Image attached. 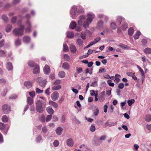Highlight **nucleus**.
<instances>
[{"instance_id":"1","label":"nucleus","mask_w":151,"mask_h":151,"mask_svg":"<svg viewBox=\"0 0 151 151\" xmlns=\"http://www.w3.org/2000/svg\"><path fill=\"white\" fill-rule=\"evenodd\" d=\"M36 111L39 113H42L43 112L44 109L46 106L45 103L42 100H38L36 103Z\"/></svg>"},{"instance_id":"2","label":"nucleus","mask_w":151,"mask_h":151,"mask_svg":"<svg viewBox=\"0 0 151 151\" xmlns=\"http://www.w3.org/2000/svg\"><path fill=\"white\" fill-rule=\"evenodd\" d=\"M94 15L91 12H90L87 14V18L86 19V21L83 24V27L85 28H86L89 27V24L91 23L94 17Z\"/></svg>"},{"instance_id":"3","label":"nucleus","mask_w":151,"mask_h":151,"mask_svg":"<svg viewBox=\"0 0 151 151\" xmlns=\"http://www.w3.org/2000/svg\"><path fill=\"white\" fill-rule=\"evenodd\" d=\"M19 26L20 27L15 28L13 30V33L15 36H20L23 35L24 27L21 24H19Z\"/></svg>"},{"instance_id":"4","label":"nucleus","mask_w":151,"mask_h":151,"mask_svg":"<svg viewBox=\"0 0 151 151\" xmlns=\"http://www.w3.org/2000/svg\"><path fill=\"white\" fill-rule=\"evenodd\" d=\"M83 12V9L78 10L76 6H73L72 7L70 10V16L73 19H75L77 15V13H81Z\"/></svg>"},{"instance_id":"5","label":"nucleus","mask_w":151,"mask_h":151,"mask_svg":"<svg viewBox=\"0 0 151 151\" xmlns=\"http://www.w3.org/2000/svg\"><path fill=\"white\" fill-rule=\"evenodd\" d=\"M86 21V19L85 16L83 15L80 16L79 17V19L78 22V25L80 26L83 25Z\"/></svg>"},{"instance_id":"6","label":"nucleus","mask_w":151,"mask_h":151,"mask_svg":"<svg viewBox=\"0 0 151 151\" xmlns=\"http://www.w3.org/2000/svg\"><path fill=\"white\" fill-rule=\"evenodd\" d=\"M2 110L5 114H8L10 111V107L9 105L4 104L3 106Z\"/></svg>"},{"instance_id":"7","label":"nucleus","mask_w":151,"mask_h":151,"mask_svg":"<svg viewBox=\"0 0 151 151\" xmlns=\"http://www.w3.org/2000/svg\"><path fill=\"white\" fill-rule=\"evenodd\" d=\"M37 79L38 80V82H39V85L42 88H44L46 83V80H42L41 77L38 78Z\"/></svg>"},{"instance_id":"8","label":"nucleus","mask_w":151,"mask_h":151,"mask_svg":"<svg viewBox=\"0 0 151 151\" xmlns=\"http://www.w3.org/2000/svg\"><path fill=\"white\" fill-rule=\"evenodd\" d=\"M59 96V94L57 91L53 92L51 95V98L52 100L55 101L58 100Z\"/></svg>"},{"instance_id":"9","label":"nucleus","mask_w":151,"mask_h":151,"mask_svg":"<svg viewBox=\"0 0 151 151\" xmlns=\"http://www.w3.org/2000/svg\"><path fill=\"white\" fill-rule=\"evenodd\" d=\"M105 99V91H103L101 92L99 94V99L100 101H104Z\"/></svg>"},{"instance_id":"10","label":"nucleus","mask_w":151,"mask_h":151,"mask_svg":"<svg viewBox=\"0 0 151 151\" xmlns=\"http://www.w3.org/2000/svg\"><path fill=\"white\" fill-rule=\"evenodd\" d=\"M26 25L27 27L25 29L26 32L27 33H29L31 32V25L30 22L29 21H27L26 22Z\"/></svg>"},{"instance_id":"11","label":"nucleus","mask_w":151,"mask_h":151,"mask_svg":"<svg viewBox=\"0 0 151 151\" xmlns=\"http://www.w3.org/2000/svg\"><path fill=\"white\" fill-rule=\"evenodd\" d=\"M70 50L71 52L73 53H75L77 50L76 47L73 44H71L69 46Z\"/></svg>"},{"instance_id":"12","label":"nucleus","mask_w":151,"mask_h":151,"mask_svg":"<svg viewBox=\"0 0 151 151\" xmlns=\"http://www.w3.org/2000/svg\"><path fill=\"white\" fill-rule=\"evenodd\" d=\"M44 73L46 75H48L50 72V68L47 65H46L44 68Z\"/></svg>"},{"instance_id":"13","label":"nucleus","mask_w":151,"mask_h":151,"mask_svg":"<svg viewBox=\"0 0 151 151\" xmlns=\"http://www.w3.org/2000/svg\"><path fill=\"white\" fill-rule=\"evenodd\" d=\"M63 129L62 127H58L56 129V133L58 135H60L63 132Z\"/></svg>"},{"instance_id":"14","label":"nucleus","mask_w":151,"mask_h":151,"mask_svg":"<svg viewBox=\"0 0 151 151\" xmlns=\"http://www.w3.org/2000/svg\"><path fill=\"white\" fill-rule=\"evenodd\" d=\"M6 67L7 70L9 71L12 70L13 69V66L10 62H8L6 63Z\"/></svg>"},{"instance_id":"15","label":"nucleus","mask_w":151,"mask_h":151,"mask_svg":"<svg viewBox=\"0 0 151 151\" xmlns=\"http://www.w3.org/2000/svg\"><path fill=\"white\" fill-rule=\"evenodd\" d=\"M66 144L68 146L72 147L73 146L74 143L73 140L71 139H70L67 140Z\"/></svg>"},{"instance_id":"16","label":"nucleus","mask_w":151,"mask_h":151,"mask_svg":"<svg viewBox=\"0 0 151 151\" xmlns=\"http://www.w3.org/2000/svg\"><path fill=\"white\" fill-rule=\"evenodd\" d=\"M76 43L77 45L79 47H82L83 46V41L81 39L78 38L77 39Z\"/></svg>"},{"instance_id":"17","label":"nucleus","mask_w":151,"mask_h":151,"mask_svg":"<svg viewBox=\"0 0 151 151\" xmlns=\"http://www.w3.org/2000/svg\"><path fill=\"white\" fill-rule=\"evenodd\" d=\"M46 110L47 113L49 114L52 115L54 113L53 109L50 106L47 107L46 108Z\"/></svg>"},{"instance_id":"18","label":"nucleus","mask_w":151,"mask_h":151,"mask_svg":"<svg viewBox=\"0 0 151 151\" xmlns=\"http://www.w3.org/2000/svg\"><path fill=\"white\" fill-rule=\"evenodd\" d=\"M40 72V68L38 65H35L33 70V73L35 74L38 73Z\"/></svg>"},{"instance_id":"19","label":"nucleus","mask_w":151,"mask_h":151,"mask_svg":"<svg viewBox=\"0 0 151 151\" xmlns=\"http://www.w3.org/2000/svg\"><path fill=\"white\" fill-rule=\"evenodd\" d=\"M49 104L52 106L54 108H56L58 107V105L57 104L51 100H50L49 101Z\"/></svg>"},{"instance_id":"20","label":"nucleus","mask_w":151,"mask_h":151,"mask_svg":"<svg viewBox=\"0 0 151 151\" xmlns=\"http://www.w3.org/2000/svg\"><path fill=\"white\" fill-rule=\"evenodd\" d=\"M21 45L20 40L18 38L16 39L14 41V45L16 47H18Z\"/></svg>"},{"instance_id":"21","label":"nucleus","mask_w":151,"mask_h":151,"mask_svg":"<svg viewBox=\"0 0 151 151\" xmlns=\"http://www.w3.org/2000/svg\"><path fill=\"white\" fill-rule=\"evenodd\" d=\"M67 37L69 38H71L74 37V35L73 32H67L66 33Z\"/></svg>"},{"instance_id":"22","label":"nucleus","mask_w":151,"mask_h":151,"mask_svg":"<svg viewBox=\"0 0 151 151\" xmlns=\"http://www.w3.org/2000/svg\"><path fill=\"white\" fill-rule=\"evenodd\" d=\"M23 40L24 42L26 43H28L30 42V37L28 36H24L23 37Z\"/></svg>"},{"instance_id":"23","label":"nucleus","mask_w":151,"mask_h":151,"mask_svg":"<svg viewBox=\"0 0 151 151\" xmlns=\"http://www.w3.org/2000/svg\"><path fill=\"white\" fill-rule=\"evenodd\" d=\"M27 102L28 104L32 105L33 104V100L32 98L28 97L27 98Z\"/></svg>"},{"instance_id":"24","label":"nucleus","mask_w":151,"mask_h":151,"mask_svg":"<svg viewBox=\"0 0 151 151\" xmlns=\"http://www.w3.org/2000/svg\"><path fill=\"white\" fill-rule=\"evenodd\" d=\"M62 67L64 69L68 70L70 68V66L68 63L65 62L63 64Z\"/></svg>"},{"instance_id":"25","label":"nucleus","mask_w":151,"mask_h":151,"mask_svg":"<svg viewBox=\"0 0 151 151\" xmlns=\"http://www.w3.org/2000/svg\"><path fill=\"white\" fill-rule=\"evenodd\" d=\"M24 86L28 88H30L32 86V83L29 81L25 82L24 83Z\"/></svg>"},{"instance_id":"26","label":"nucleus","mask_w":151,"mask_h":151,"mask_svg":"<svg viewBox=\"0 0 151 151\" xmlns=\"http://www.w3.org/2000/svg\"><path fill=\"white\" fill-rule=\"evenodd\" d=\"M77 24L75 21L71 22L69 26L70 28L71 29H74L76 26Z\"/></svg>"},{"instance_id":"27","label":"nucleus","mask_w":151,"mask_h":151,"mask_svg":"<svg viewBox=\"0 0 151 151\" xmlns=\"http://www.w3.org/2000/svg\"><path fill=\"white\" fill-rule=\"evenodd\" d=\"M137 67L139 70V71H140L141 73V75L142 76V77L143 78L145 77V75L144 71L138 65L137 66Z\"/></svg>"},{"instance_id":"28","label":"nucleus","mask_w":151,"mask_h":151,"mask_svg":"<svg viewBox=\"0 0 151 151\" xmlns=\"http://www.w3.org/2000/svg\"><path fill=\"white\" fill-rule=\"evenodd\" d=\"M65 73L63 71H61L59 72L58 73V76L60 78H63L65 77Z\"/></svg>"},{"instance_id":"29","label":"nucleus","mask_w":151,"mask_h":151,"mask_svg":"<svg viewBox=\"0 0 151 151\" xmlns=\"http://www.w3.org/2000/svg\"><path fill=\"white\" fill-rule=\"evenodd\" d=\"M119 46L124 49H128L130 48L129 47L123 44H120L119 45Z\"/></svg>"},{"instance_id":"30","label":"nucleus","mask_w":151,"mask_h":151,"mask_svg":"<svg viewBox=\"0 0 151 151\" xmlns=\"http://www.w3.org/2000/svg\"><path fill=\"white\" fill-rule=\"evenodd\" d=\"M106 126H109V127H111L116 125V124H117V122H111L109 124V122L108 121H107L106 122Z\"/></svg>"},{"instance_id":"31","label":"nucleus","mask_w":151,"mask_h":151,"mask_svg":"<svg viewBox=\"0 0 151 151\" xmlns=\"http://www.w3.org/2000/svg\"><path fill=\"white\" fill-rule=\"evenodd\" d=\"M61 88V86L60 85L55 86L52 87V89L53 90H58L60 89Z\"/></svg>"},{"instance_id":"32","label":"nucleus","mask_w":151,"mask_h":151,"mask_svg":"<svg viewBox=\"0 0 151 151\" xmlns=\"http://www.w3.org/2000/svg\"><path fill=\"white\" fill-rule=\"evenodd\" d=\"M144 52L147 54H150L151 53V48L147 47L144 50Z\"/></svg>"},{"instance_id":"33","label":"nucleus","mask_w":151,"mask_h":151,"mask_svg":"<svg viewBox=\"0 0 151 151\" xmlns=\"http://www.w3.org/2000/svg\"><path fill=\"white\" fill-rule=\"evenodd\" d=\"M141 34L139 31H137L136 33L134 35V37L135 39H137L139 38V37Z\"/></svg>"},{"instance_id":"34","label":"nucleus","mask_w":151,"mask_h":151,"mask_svg":"<svg viewBox=\"0 0 151 151\" xmlns=\"http://www.w3.org/2000/svg\"><path fill=\"white\" fill-rule=\"evenodd\" d=\"M39 119L41 122H44L46 120L45 116L44 115H42L39 117Z\"/></svg>"},{"instance_id":"35","label":"nucleus","mask_w":151,"mask_h":151,"mask_svg":"<svg viewBox=\"0 0 151 151\" xmlns=\"http://www.w3.org/2000/svg\"><path fill=\"white\" fill-rule=\"evenodd\" d=\"M1 120L2 122H6L8 121V118L6 116L4 115L2 116Z\"/></svg>"},{"instance_id":"36","label":"nucleus","mask_w":151,"mask_h":151,"mask_svg":"<svg viewBox=\"0 0 151 151\" xmlns=\"http://www.w3.org/2000/svg\"><path fill=\"white\" fill-rule=\"evenodd\" d=\"M128 27V25L127 23H124L122 25V29L123 30H126Z\"/></svg>"},{"instance_id":"37","label":"nucleus","mask_w":151,"mask_h":151,"mask_svg":"<svg viewBox=\"0 0 151 151\" xmlns=\"http://www.w3.org/2000/svg\"><path fill=\"white\" fill-rule=\"evenodd\" d=\"M63 50L65 52H68L69 50L68 47L65 44H63Z\"/></svg>"},{"instance_id":"38","label":"nucleus","mask_w":151,"mask_h":151,"mask_svg":"<svg viewBox=\"0 0 151 151\" xmlns=\"http://www.w3.org/2000/svg\"><path fill=\"white\" fill-rule=\"evenodd\" d=\"M135 100L134 99H131L127 101L128 105L129 106H131L132 104L134 103Z\"/></svg>"},{"instance_id":"39","label":"nucleus","mask_w":151,"mask_h":151,"mask_svg":"<svg viewBox=\"0 0 151 151\" xmlns=\"http://www.w3.org/2000/svg\"><path fill=\"white\" fill-rule=\"evenodd\" d=\"M29 66L31 68L33 67L35 65L34 62L32 61H29L28 63Z\"/></svg>"},{"instance_id":"40","label":"nucleus","mask_w":151,"mask_h":151,"mask_svg":"<svg viewBox=\"0 0 151 151\" xmlns=\"http://www.w3.org/2000/svg\"><path fill=\"white\" fill-rule=\"evenodd\" d=\"M134 32V29L132 27L130 28L128 30V34L129 35H132Z\"/></svg>"},{"instance_id":"41","label":"nucleus","mask_w":151,"mask_h":151,"mask_svg":"<svg viewBox=\"0 0 151 151\" xmlns=\"http://www.w3.org/2000/svg\"><path fill=\"white\" fill-rule=\"evenodd\" d=\"M145 120L148 122H149L151 121V115L150 114H148L146 115L145 119Z\"/></svg>"},{"instance_id":"42","label":"nucleus","mask_w":151,"mask_h":151,"mask_svg":"<svg viewBox=\"0 0 151 151\" xmlns=\"http://www.w3.org/2000/svg\"><path fill=\"white\" fill-rule=\"evenodd\" d=\"M1 17L3 20L5 22H6L8 21V18L6 15L4 14Z\"/></svg>"},{"instance_id":"43","label":"nucleus","mask_w":151,"mask_h":151,"mask_svg":"<svg viewBox=\"0 0 151 151\" xmlns=\"http://www.w3.org/2000/svg\"><path fill=\"white\" fill-rule=\"evenodd\" d=\"M12 28V26L11 25H9L7 26L6 29V32H9L11 30Z\"/></svg>"},{"instance_id":"44","label":"nucleus","mask_w":151,"mask_h":151,"mask_svg":"<svg viewBox=\"0 0 151 151\" xmlns=\"http://www.w3.org/2000/svg\"><path fill=\"white\" fill-rule=\"evenodd\" d=\"M6 55V52L3 50H0V57H5Z\"/></svg>"},{"instance_id":"45","label":"nucleus","mask_w":151,"mask_h":151,"mask_svg":"<svg viewBox=\"0 0 151 151\" xmlns=\"http://www.w3.org/2000/svg\"><path fill=\"white\" fill-rule=\"evenodd\" d=\"M64 58L65 60L68 61L70 60V56L68 54H65L64 55Z\"/></svg>"},{"instance_id":"46","label":"nucleus","mask_w":151,"mask_h":151,"mask_svg":"<svg viewBox=\"0 0 151 151\" xmlns=\"http://www.w3.org/2000/svg\"><path fill=\"white\" fill-rule=\"evenodd\" d=\"M86 35L85 32H82L81 33V37L84 40L86 38Z\"/></svg>"},{"instance_id":"47","label":"nucleus","mask_w":151,"mask_h":151,"mask_svg":"<svg viewBox=\"0 0 151 151\" xmlns=\"http://www.w3.org/2000/svg\"><path fill=\"white\" fill-rule=\"evenodd\" d=\"M29 95L32 97L33 98L35 96V93L34 91H32L31 92H29Z\"/></svg>"},{"instance_id":"48","label":"nucleus","mask_w":151,"mask_h":151,"mask_svg":"<svg viewBox=\"0 0 151 151\" xmlns=\"http://www.w3.org/2000/svg\"><path fill=\"white\" fill-rule=\"evenodd\" d=\"M52 117V115L51 114L48 115L46 117V121L47 122H48L50 121Z\"/></svg>"},{"instance_id":"49","label":"nucleus","mask_w":151,"mask_h":151,"mask_svg":"<svg viewBox=\"0 0 151 151\" xmlns=\"http://www.w3.org/2000/svg\"><path fill=\"white\" fill-rule=\"evenodd\" d=\"M111 27L113 29H116V27L115 23L112 22L111 24Z\"/></svg>"},{"instance_id":"50","label":"nucleus","mask_w":151,"mask_h":151,"mask_svg":"<svg viewBox=\"0 0 151 151\" xmlns=\"http://www.w3.org/2000/svg\"><path fill=\"white\" fill-rule=\"evenodd\" d=\"M96 130L95 126L93 125H92L90 128V130L92 132H94Z\"/></svg>"},{"instance_id":"51","label":"nucleus","mask_w":151,"mask_h":151,"mask_svg":"<svg viewBox=\"0 0 151 151\" xmlns=\"http://www.w3.org/2000/svg\"><path fill=\"white\" fill-rule=\"evenodd\" d=\"M122 18L120 16H118L117 18V21L119 25L121 24V22L122 20Z\"/></svg>"},{"instance_id":"52","label":"nucleus","mask_w":151,"mask_h":151,"mask_svg":"<svg viewBox=\"0 0 151 151\" xmlns=\"http://www.w3.org/2000/svg\"><path fill=\"white\" fill-rule=\"evenodd\" d=\"M59 141L56 140L54 141L53 142V145L55 147H57L59 145Z\"/></svg>"},{"instance_id":"53","label":"nucleus","mask_w":151,"mask_h":151,"mask_svg":"<svg viewBox=\"0 0 151 151\" xmlns=\"http://www.w3.org/2000/svg\"><path fill=\"white\" fill-rule=\"evenodd\" d=\"M36 92L37 93H41L43 92V91L40 89L38 88H37L36 89Z\"/></svg>"},{"instance_id":"54","label":"nucleus","mask_w":151,"mask_h":151,"mask_svg":"<svg viewBox=\"0 0 151 151\" xmlns=\"http://www.w3.org/2000/svg\"><path fill=\"white\" fill-rule=\"evenodd\" d=\"M61 81L60 80H57L53 83L54 85H56L60 83Z\"/></svg>"},{"instance_id":"55","label":"nucleus","mask_w":151,"mask_h":151,"mask_svg":"<svg viewBox=\"0 0 151 151\" xmlns=\"http://www.w3.org/2000/svg\"><path fill=\"white\" fill-rule=\"evenodd\" d=\"M97 85H98L97 81H95L93 82L91 84V86L93 87H96L97 86Z\"/></svg>"},{"instance_id":"56","label":"nucleus","mask_w":151,"mask_h":151,"mask_svg":"<svg viewBox=\"0 0 151 151\" xmlns=\"http://www.w3.org/2000/svg\"><path fill=\"white\" fill-rule=\"evenodd\" d=\"M103 24V22L101 21H100L97 24V26L99 27H101L102 26Z\"/></svg>"},{"instance_id":"57","label":"nucleus","mask_w":151,"mask_h":151,"mask_svg":"<svg viewBox=\"0 0 151 151\" xmlns=\"http://www.w3.org/2000/svg\"><path fill=\"white\" fill-rule=\"evenodd\" d=\"M17 96L15 94H13L12 95H11L10 96V99H15L16 98H17Z\"/></svg>"},{"instance_id":"58","label":"nucleus","mask_w":151,"mask_h":151,"mask_svg":"<svg viewBox=\"0 0 151 151\" xmlns=\"http://www.w3.org/2000/svg\"><path fill=\"white\" fill-rule=\"evenodd\" d=\"M5 127V125L2 123H0V129H3Z\"/></svg>"},{"instance_id":"59","label":"nucleus","mask_w":151,"mask_h":151,"mask_svg":"<svg viewBox=\"0 0 151 151\" xmlns=\"http://www.w3.org/2000/svg\"><path fill=\"white\" fill-rule=\"evenodd\" d=\"M5 83L6 80L4 78H1L0 79V83L4 84Z\"/></svg>"},{"instance_id":"60","label":"nucleus","mask_w":151,"mask_h":151,"mask_svg":"<svg viewBox=\"0 0 151 151\" xmlns=\"http://www.w3.org/2000/svg\"><path fill=\"white\" fill-rule=\"evenodd\" d=\"M126 74H127V75L128 76H134V73H133L132 72H127Z\"/></svg>"},{"instance_id":"61","label":"nucleus","mask_w":151,"mask_h":151,"mask_svg":"<svg viewBox=\"0 0 151 151\" xmlns=\"http://www.w3.org/2000/svg\"><path fill=\"white\" fill-rule=\"evenodd\" d=\"M47 128L46 126L43 127L42 129V132L44 133H45L47 132Z\"/></svg>"},{"instance_id":"62","label":"nucleus","mask_w":151,"mask_h":151,"mask_svg":"<svg viewBox=\"0 0 151 151\" xmlns=\"http://www.w3.org/2000/svg\"><path fill=\"white\" fill-rule=\"evenodd\" d=\"M124 86V84L122 83H120L118 86V87L119 88L122 89Z\"/></svg>"},{"instance_id":"63","label":"nucleus","mask_w":151,"mask_h":151,"mask_svg":"<svg viewBox=\"0 0 151 151\" xmlns=\"http://www.w3.org/2000/svg\"><path fill=\"white\" fill-rule=\"evenodd\" d=\"M106 71V70L105 68H101L99 70V73H101L105 72Z\"/></svg>"},{"instance_id":"64","label":"nucleus","mask_w":151,"mask_h":151,"mask_svg":"<svg viewBox=\"0 0 151 151\" xmlns=\"http://www.w3.org/2000/svg\"><path fill=\"white\" fill-rule=\"evenodd\" d=\"M100 40H101V38L99 37L97 38H95L94 40L93 41L94 42H95V43H96L98 42Z\"/></svg>"}]
</instances>
